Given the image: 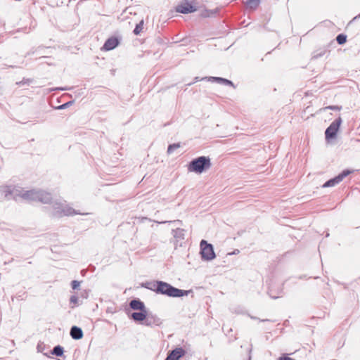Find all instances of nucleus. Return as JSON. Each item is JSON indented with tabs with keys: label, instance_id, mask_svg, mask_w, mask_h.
<instances>
[{
	"label": "nucleus",
	"instance_id": "1a4fd4ad",
	"mask_svg": "<svg viewBox=\"0 0 360 360\" xmlns=\"http://www.w3.org/2000/svg\"><path fill=\"white\" fill-rule=\"evenodd\" d=\"M118 44L119 41L116 37H110L105 42L103 49L105 51L112 50L117 46Z\"/></svg>",
	"mask_w": 360,
	"mask_h": 360
},
{
	"label": "nucleus",
	"instance_id": "aec40b11",
	"mask_svg": "<svg viewBox=\"0 0 360 360\" xmlns=\"http://www.w3.org/2000/svg\"><path fill=\"white\" fill-rule=\"evenodd\" d=\"M179 147H180L179 143H174V144L169 145L167 148V153L172 154L176 149L179 148Z\"/></svg>",
	"mask_w": 360,
	"mask_h": 360
},
{
	"label": "nucleus",
	"instance_id": "b1692460",
	"mask_svg": "<svg viewBox=\"0 0 360 360\" xmlns=\"http://www.w3.org/2000/svg\"><path fill=\"white\" fill-rule=\"evenodd\" d=\"M70 303L77 304L78 302V297L76 295L71 296L70 299Z\"/></svg>",
	"mask_w": 360,
	"mask_h": 360
},
{
	"label": "nucleus",
	"instance_id": "bb28decb",
	"mask_svg": "<svg viewBox=\"0 0 360 360\" xmlns=\"http://www.w3.org/2000/svg\"><path fill=\"white\" fill-rule=\"evenodd\" d=\"M278 360H293V359L290 357H288V356H284V357H280Z\"/></svg>",
	"mask_w": 360,
	"mask_h": 360
},
{
	"label": "nucleus",
	"instance_id": "6ab92c4d",
	"mask_svg": "<svg viewBox=\"0 0 360 360\" xmlns=\"http://www.w3.org/2000/svg\"><path fill=\"white\" fill-rule=\"evenodd\" d=\"M336 40L339 44H343L346 42L347 36L343 34H340L337 36Z\"/></svg>",
	"mask_w": 360,
	"mask_h": 360
},
{
	"label": "nucleus",
	"instance_id": "4468645a",
	"mask_svg": "<svg viewBox=\"0 0 360 360\" xmlns=\"http://www.w3.org/2000/svg\"><path fill=\"white\" fill-rule=\"evenodd\" d=\"M207 79V77L203 78L202 79ZM207 80L210 82H216L217 83L225 85L233 86V84L231 81L221 77H210L207 78Z\"/></svg>",
	"mask_w": 360,
	"mask_h": 360
},
{
	"label": "nucleus",
	"instance_id": "c85d7f7f",
	"mask_svg": "<svg viewBox=\"0 0 360 360\" xmlns=\"http://www.w3.org/2000/svg\"><path fill=\"white\" fill-rule=\"evenodd\" d=\"M176 221H173V222H175ZM172 221H162V222H160V224H165V223H172Z\"/></svg>",
	"mask_w": 360,
	"mask_h": 360
},
{
	"label": "nucleus",
	"instance_id": "f8f14e48",
	"mask_svg": "<svg viewBox=\"0 0 360 360\" xmlns=\"http://www.w3.org/2000/svg\"><path fill=\"white\" fill-rule=\"evenodd\" d=\"M5 197L7 198H15L17 196L20 195V191L15 189L14 187H8L5 191Z\"/></svg>",
	"mask_w": 360,
	"mask_h": 360
},
{
	"label": "nucleus",
	"instance_id": "5701e85b",
	"mask_svg": "<svg viewBox=\"0 0 360 360\" xmlns=\"http://www.w3.org/2000/svg\"><path fill=\"white\" fill-rule=\"evenodd\" d=\"M79 285H80V282H79L77 281H72V289L76 290V289L79 288Z\"/></svg>",
	"mask_w": 360,
	"mask_h": 360
},
{
	"label": "nucleus",
	"instance_id": "c756f323",
	"mask_svg": "<svg viewBox=\"0 0 360 360\" xmlns=\"http://www.w3.org/2000/svg\"><path fill=\"white\" fill-rule=\"evenodd\" d=\"M360 18V14H359V15H356V16H355V17L353 18V20H356V19H357V18Z\"/></svg>",
	"mask_w": 360,
	"mask_h": 360
},
{
	"label": "nucleus",
	"instance_id": "7c9ffc66",
	"mask_svg": "<svg viewBox=\"0 0 360 360\" xmlns=\"http://www.w3.org/2000/svg\"><path fill=\"white\" fill-rule=\"evenodd\" d=\"M195 81H198V77H195Z\"/></svg>",
	"mask_w": 360,
	"mask_h": 360
},
{
	"label": "nucleus",
	"instance_id": "9b49d317",
	"mask_svg": "<svg viewBox=\"0 0 360 360\" xmlns=\"http://www.w3.org/2000/svg\"><path fill=\"white\" fill-rule=\"evenodd\" d=\"M147 311L146 309L139 312H134L131 314V317L136 321H142L146 319Z\"/></svg>",
	"mask_w": 360,
	"mask_h": 360
},
{
	"label": "nucleus",
	"instance_id": "412c9836",
	"mask_svg": "<svg viewBox=\"0 0 360 360\" xmlns=\"http://www.w3.org/2000/svg\"><path fill=\"white\" fill-rule=\"evenodd\" d=\"M143 21H141L135 27L134 32L135 34H139L143 28Z\"/></svg>",
	"mask_w": 360,
	"mask_h": 360
},
{
	"label": "nucleus",
	"instance_id": "ddd939ff",
	"mask_svg": "<svg viewBox=\"0 0 360 360\" xmlns=\"http://www.w3.org/2000/svg\"><path fill=\"white\" fill-rule=\"evenodd\" d=\"M70 335L75 340H79L83 337V332L80 328L72 326L70 329Z\"/></svg>",
	"mask_w": 360,
	"mask_h": 360
},
{
	"label": "nucleus",
	"instance_id": "cd10ccee",
	"mask_svg": "<svg viewBox=\"0 0 360 360\" xmlns=\"http://www.w3.org/2000/svg\"><path fill=\"white\" fill-rule=\"evenodd\" d=\"M145 324H146V326H151L152 323H151V321H150V319H146V321Z\"/></svg>",
	"mask_w": 360,
	"mask_h": 360
},
{
	"label": "nucleus",
	"instance_id": "423d86ee",
	"mask_svg": "<svg viewBox=\"0 0 360 360\" xmlns=\"http://www.w3.org/2000/svg\"><path fill=\"white\" fill-rule=\"evenodd\" d=\"M178 13L187 14L193 13L197 11L196 6L194 1L189 2L188 1H184L181 2L176 8Z\"/></svg>",
	"mask_w": 360,
	"mask_h": 360
},
{
	"label": "nucleus",
	"instance_id": "393cba45",
	"mask_svg": "<svg viewBox=\"0 0 360 360\" xmlns=\"http://www.w3.org/2000/svg\"><path fill=\"white\" fill-rule=\"evenodd\" d=\"M70 104V102H68L66 103H64L58 107L59 109H64L66 107H68Z\"/></svg>",
	"mask_w": 360,
	"mask_h": 360
},
{
	"label": "nucleus",
	"instance_id": "39448f33",
	"mask_svg": "<svg viewBox=\"0 0 360 360\" xmlns=\"http://www.w3.org/2000/svg\"><path fill=\"white\" fill-rule=\"evenodd\" d=\"M342 123V118L339 117L335 121H333L330 126L326 129L325 131L326 139H334L336 136L337 132Z\"/></svg>",
	"mask_w": 360,
	"mask_h": 360
},
{
	"label": "nucleus",
	"instance_id": "6e6552de",
	"mask_svg": "<svg viewBox=\"0 0 360 360\" xmlns=\"http://www.w3.org/2000/svg\"><path fill=\"white\" fill-rule=\"evenodd\" d=\"M185 354L186 351L183 348L177 347L168 354L165 360H179Z\"/></svg>",
	"mask_w": 360,
	"mask_h": 360
},
{
	"label": "nucleus",
	"instance_id": "f03ea898",
	"mask_svg": "<svg viewBox=\"0 0 360 360\" xmlns=\"http://www.w3.org/2000/svg\"><path fill=\"white\" fill-rule=\"evenodd\" d=\"M152 290L157 293L172 297H180L188 295V291L180 290L164 281H156L153 283Z\"/></svg>",
	"mask_w": 360,
	"mask_h": 360
},
{
	"label": "nucleus",
	"instance_id": "2eb2a0df",
	"mask_svg": "<svg viewBox=\"0 0 360 360\" xmlns=\"http://www.w3.org/2000/svg\"><path fill=\"white\" fill-rule=\"evenodd\" d=\"M243 3L250 9H256L259 4L260 0H243Z\"/></svg>",
	"mask_w": 360,
	"mask_h": 360
},
{
	"label": "nucleus",
	"instance_id": "0eeeda50",
	"mask_svg": "<svg viewBox=\"0 0 360 360\" xmlns=\"http://www.w3.org/2000/svg\"><path fill=\"white\" fill-rule=\"evenodd\" d=\"M352 172L350 170H344L342 173H340L339 175L335 176V178H333L328 181H327L323 185V188L326 187H333L335 185L340 183L344 178H345L347 176H348Z\"/></svg>",
	"mask_w": 360,
	"mask_h": 360
},
{
	"label": "nucleus",
	"instance_id": "dca6fc26",
	"mask_svg": "<svg viewBox=\"0 0 360 360\" xmlns=\"http://www.w3.org/2000/svg\"><path fill=\"white\" fill-rule=\"evenodd\" d=\"M217 11H218L217 9H213V10H207L206 9L202 12L201 15L203 18H210L212 16H214L217 14Z\"/></svg>",
	"mask_w": 360,
	"mask_h": 360
},
{
	"label": "nucleus",
	"instance_id": "f257e3e1",
	"mask_svg": "<svg viewBox=\"0 0 360 360\" xmlns=\"http://www.w3.org/2000/svg\"><path fill=\"white\" fill-rule=\"evenodd\" d=\"M24 200L40 202L44 204L51 203V213L57 217L79 214L65 203L57 200L52 201L51 193L42 190L32 189L26 191L24 193Z\"/></svg>",
	"mask_w": 360,
	"mask_h": 360
},
{
	"label": "nucleus",
	"instance_id": "a211bd4d",
	"mask_svg": "<svg viewBox=\"0 0 360 360\" xmlns=\"http://www.w3.org/2000/svg\"><path fill=\"white\" fill-rule=\"evenodd\" d=\"M63 352H64L63 347H62L60 345H57L53 347V351H52V354H54L57 356H60L63 355Z\"/></svg>",
	"mask_w": 360,
	"mask_h": 360
},
{
	"label": "nucleus",
	"instance_id": "20e7f679",
	"mask_svg": "<svg viewBox=\"0 0 360 360\" xmlns=\"http://www.w3.org/2000/svg\"><path fill=\"white\" fill-rule=\"evenodd\" d=\"M200 254L204 260L210 261L215 258L213 246L205 240L200 242Z\"/></svg>",
	"mask_w": 360,
	"mask_h": 360
},
{
	"label": "nucleus",
	"instance_id": "f3484780",
	"mask_svg": "<svg viewBox=\"0 0 360 360\" xmlns=\"http://www.w3.org/2000/svg\"><path fill=\"white\" fill-rule=\"evenodd\" d=\"M173 236L176 239L184 238V230L181 229H176L173 231Z\"/></svg>",
	"mask_w": 360,
	"mask_h": 360
},
{
	"label": "nucleus",
	"instance_id": "9d476101",
	"mask_svg": "<svg viewBox=\"0 0 360 360\" xmlns=\"http://www.w3.org/2000/svg\"><path fill=\"white\" fill-rule=\"evenodd\" d=\"M129 306L134 310L143 311L146 309L144 303L139 300H131L129 303Z\"/></svg>",
	"mask_w": 360,
	"mask_h": 360
},
{
	"label": "nucleus",
	"instance_id": "4be33fe9",
	"mask_svg": "<svg viewBox=\"0 0 360 360\" xmlns=\"http://www.w3.org/2000/svg\"><path fill=\"white\" fill-rule=\"evenodd\" d=\"M324 109H330V110H340L342 109V107L341 106H338V105H329V106L326 107Z\"/></svg>",
	"mask_w": 360,
	"mask_h": 360
},
{
	"label": "nucleus",
	"instance_id": "a878e982",
	"mask_svg": "<svg viewBox=\"0 0 360 360\" xmlns=\"http://www.w3.org/2000/svg\"><path fill=\"white\" fill-rule=\"evenodd\" d=\"M324 53H325V51H321V53H318V54H315V55H314L313 58H319V57H321V56H323V55H324Z\"/></svg>",
	"mask_w": 360,
	"mask_h": 360
},
{
	"label": "nucleus",
	"instance_id": "7ed1b4c3",
	"mask_svg": "<svg viewBox=\"0 0 360 360\" xmlns=\"http://www.w3.org/2000/svg\"><path fill=\"white\" fill-rule=\"evenodd\" d=\"M211 160L209 157L200 156L193 160L188 165V171L201 174L211 167Z\"/></svg>",
	"mask_w": 360,
	"mask_h": 360
}]
</instances>
